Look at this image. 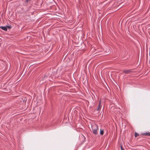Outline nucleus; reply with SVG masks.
I'll list each match as a JSON object with an SVG mask.
<instances>
[{
    "instance_id": "obj_1",
    "label": "nucleus",
    "mask_w": 150,
    "mask_h": 150,
    "mask_svg": "<svg viewBox=\"0 0 150 150\" xmlns=\"http://www.w3.org/2000/svg\"><path fill=\"white\" fill-rule=\"evenodd\" d=\"M92 129L93 133L96 135L98 133V129L97 125L96 124H94L92 126Z\"/></svg>"
},
{
    "instance_id": "obj_6",
    "label": "nucleus",
    "mask_w": 150,
    "mask_h": 150,
    "mask_svg": "<svg viewBox=\"0 0 150 150\" xmlns=\"http://www.w3.org/2000/svg\"><path fill=\"white\" fill-rule=\"evenodd\" d=\"M103 130L100 129V134L101 135H103Z\"/></svg>"
},
{
    "instance_id": "obj_7",
    "label": "nucleus",
    "mask_w": 150,
    "mask_h": 150,
    "mask_svg": "<svg viewBox=\"0 0 150 150\" xmlns=\"http://www.w3.org/2000/svg\"><path fill=\"white\" fill-rule=\"evenodd\" d=\"M139 134L136 132H135V137H137L139 136Z\"/></svg>"
},
{
    "instance_id": "obj_9",
    "label": "nucleus",
    "mask_w": 150,
    "mask_h": 150,
    "mask_svg": "<svg viewBox=\"0 0 150 150\" xmlns=\"http://www.w3.org/2000/svg\"><path fill=\"white\" fill-rule=\"evenodd\" d=\"M121 150H124V149L122 147H121Z\"/></svg>"
},
{
    "instance_id": "obj_5",
    "label": "nucleus",
    "mask_w": 150,
    "mask_h": 150,
    "mask_svg": "<svg viewBox=\"0 0 150 150\" xmlns=\"http://www.w3.org/2000/svg\"><path fill=\"white\" fill-rule=\"evenodd\" d=\"M143 134L145 135L146 136H150V132H146L145 133Z\"/></svg>"
},
{
    "instance_id": "obj_4",
    "label": "nucleus",
    "mask_w": 150,
    "mask_h": 150,
    "mask_svg": "<svg viewBox=\"0 0 150 150\" xmlns=\"http://www.w3.org/2000/svg\"><path fill=\"white\" fill-rule=\"evenodd\" d=\"M0 28H1L2 30L5 31H7V28L6 27L4 26H1L0 27Z\"/></svg>"
},
{
    "instance_id": "obj_10",
    "label": "nucleus",
    "mask_w": 150,
    "mask_h": 150,
    "mask_svg": "<svg viewBox=\"0 0 150 150\" xmlns=\"http://www.w3.org/2000/svg\"><path fill=\"white\" fill-rule=\"evenodd\" d=\"M27 1H29L30 0H27Z\"/></svg>"
},
{
    "instance_id": "obj_8",
    "label": "nucleus",
    "mask_w": 150,
    "mask_h": 150,
    "mask_svg": "<svg viewBox=\"0 0 150 150\" xmlns=\"http://www.w3.org/2000/svg\"><path fill=\"white\" fill-rule=\"evenodd\" d=\"M6 27L7 28V29H10L11 28V26H7Z\"/></svg>"
},
{
    "instance_id": "obj_2",
    "label": "nucleus",
    "mask_w": 150,
    "mask_h": 150,
    "mask_svg": "<svg viewBox=\"0 0 150 150\" xmlns=\"http://www.w3.org/2000/svg\"><path fill=\"white\" fill-rule=\"evenodd\" d=\"M123 72L126 74H128L129 72H131L130 70H127L123 71Z\"/></svg>"
},
{
    "instance_id": "obj_3",
    "label": "nucleus",
    "mask_w": 150,
    "mask_h": 150,
    "mask_svg": "<svg viewBox=\"0 0 150 150\" xmlns=\"http://www.w3.org/2000/svg\"><path fill=\"white\" fill-rule=\"evenodd\" d=\"M101 108V102H100V100L99 101V106H98V109H97V110L98 111Z\"/></svg>"
}]
</instances>
